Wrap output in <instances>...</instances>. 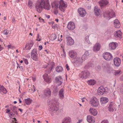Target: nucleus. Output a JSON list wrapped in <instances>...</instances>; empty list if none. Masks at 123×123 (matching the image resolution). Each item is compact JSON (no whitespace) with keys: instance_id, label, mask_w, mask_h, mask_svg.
Listing matches in <instances>:
<instances>
[{"instance_id":"39448f33","label":"nucleus","mask_w":123,"mask_h":123,"mask_svg":"<svg viewBox=\"0 0 123 123\" xmlns=\"http://www.w3.org/2000/svg\"><path fill=\"white\" fill-rule=\"evenodd\" d=\"M90 103L92 106L94 107H97L99 104L98 99L95 97H93L91 99Z\"/></svg>"},{"instance_id":"f03ea898","label":"nucleus","mask_w":123,"mask_h":123,"mask_svg":"<svg viewBox=\"0 0 123 123\" xmlns=\"http://www.w3.org/2000/svg\"><path fill=\"white\" fill-rule=\"evenodd\" d=\"M59 103L57 100L52 99L50 101L49 104L50 108L49 110L51 111V113L55 112L58 110L59 108Z\"/></svg>"},{"instance_id":"c756f323","label":"nucleus","mask_w":123,"mask_h":123,"mask_svg":"<svg viewBox=\"0 0 123 123\" xmlns=\"http://www.w3.org/2000/svg\"><path fill=\"white\" fill-rule=\"evenodd\" d=\"M114 27L117 28H118L120 26L119 22L117 19H116L114 20Z\"/></svg>"},{"instance_id":"de8ad7c7","label":"nucleus","mask_w":123,"mask_h":123,"mask_svg":"<svg viewBox=\"0 0 123 123\" xmlns=\"http://www.w3.org/2000/svg\"><path fill=\"white\" fill-rule=\"evenodd\" d=\"M53 90V92H57L58 90V88L56 87H54Z\"/></svg>"},{"instance_id":"0e129e2a","label":"nucleus","mask_w":123,"mask_h":123,"mask_svg":"<svg viewBox=\"0 0 123 123\" xmlns=\"http://www.w3.org/2000/svg\"><path fill=\"white\" fill-rule=\"evenodd\" d=\"M58 40L59 41L61 42L62 40V38H61L60 37V38L59 39V37Z\"/></svg>"},{"instance_id":"680f3d73","label":"nucleus","mask_w":123,"mask_h":123,"mask_svg":"<svg viewBox=\"0 0 123 123\" xmlns=\"http://www.w3.org/2000/svg\"><path fill=\"white\" fill-rule=\"evenodd\" d=\"M45 17L47 18H50V16L49 15H45Z\"/></svg>"},{"instance_id":"f704fd0d","label":"nucleus","mask_w":123,"mask_h":123,"mask_svg":"<svg viewBox=\"0 0 123 123\" xmlns=\"http://www.w3.org/2000/svg\"><path fill=\"white\" fill-rule=\"evenodd\" d=\"M112 73L116 76L118 75L121 74V70H113Z\"/></svg>"},{"instance_id":"5701e85b","label":"nucleus","mask_w":123,"mask_h":123,"mask_svg":"<svg viewBox=\"0 0 123 123\" xmlns=\"http://www.w3.org/2000/svg\"><path fill=\"white\" fill-rule=\"evenodd\" d=\"M87 121L89 123H94L95 121L94 118L91 116H88L87 117Z\"/></svg>"},{"instance_id":"4be33fe9","label":"nucleus","mask_w":123,"mask_h":123,"mask_svg":"<svg viewBox=\"0 0 123 123\" xmlns=\"http://www.w3.org/2000/svg\"><path fill=\"white\" fill-rule=\"evenodd\" d=\"M101 47V46L99 43H96L93 46V50L95 52L98 51H99Z\"/></svg>"},{"instance_id":"0eeeda50","label":"nucleus","mask_w":123,"mask_h":123,"mask_svg":"<svg viewBox=\"0 0 123 123\" xmlns=\"http://www.w3.org/2000/svg\"><path fill=\"white\" fill-rule=\"evenodd\" d=\"M102 68L104 71L108 73L112 72L113 70L112 68L106 64H105L103 65Z\"/></svg>"},{"instance_id":"8fccbe9b","label":"nucleus","mask_w":123,"mask_h":123,"mask_svg":"<svg viewBox=\"0 0 123 123\" xmlns=\"http://www.w3.org/2000/svg\"><path fill=\"white\" fill-rule=\"evenodd\" d=\"M9 33V31L7 30H5L4 31V34L5 35H7Z\"/></svg>"},{"instance_id":"9b49d317","label":"nucleus","mask_w":123,"mask_h":123,"mask_svg":"<svg viewBox=\"0 0 123 123\" xmlns=\"http://www.w3.org/2000/svg\"><path fill=\"white\" fill-rule=\"evenodd\" d=\"M59 8L62 11L64 12L65 8L67 7L66 3L64 2L63 0H60L59 1Z\"/></svg>"},{"instance_id":"09e8293b","label":"nucleus","mask_w":123,"mask_h":123,"mask_svg":"<svg viewBox=\"0 0 123 123\" xmlns=\"http://www.w3.org/2000/svg\"><path fill=\"white\" fill-rule=\"evenodd\" d=\"M33 88L34 89V90H33L32 89H31L29 90V92H31L30 91L31 90V92H34L36 90V87H35L34 86H33Z\"/></svg>"},{"instance_id":"c85d7f7f","label":"nucleus","mask_w":123,"mask_h":123,"mask_svg":"<svg viewBox=\"0 0 123 123\" xmlns=\"http://www.w3.org/2000/svg\"><path fill=\"white\" fill-rule=\"evenodd\" d=\"M89 111L94 116H96L97 114L96 110L93 108H90Z\"/></svg>"},{"instance_id":"c9c22d12","label":"nucleus","mask_w":123,"mask_h":123,"mask_svg":"<svg viewBox=\"0 0 123 123\" xmlns=\"http://www.w3.org/2000/svg\"><path fill=\"white\" fill-rule=\"evenodd\" d=\"M25 101L26 104L27 105H30L32 101V100L30 98H28L25 99Z\"/></svg>"},{"instance_id":"412c9836","label":"nucleus","mask_w":123,"mask_h":123,"mask_svg":"<svg viewBox=\"0 0 123 123\" xmlns=\"http://www.w3.org/2000/svg\"><path fill=\"white\" fill-rule=\"evenodd\" d=\"M114 63L116 66H119L121 63L120 59L118 57L115 58L114 59Z\"/></svg>"},{"instance_id":"603ef678","label":"nucleus","mask_w":123,"mask_h":123,"mask_svg":"<svg viewBox=\"0 0 123 123\" xmlns=\"http://www.w3.org/2000/svg\"><path fill=\"white\" fill-rule=\"evenodd\" d=\"M84 55H85V56H86L87 57V56H88L89 55V53L88 51H86L85 53V54Z\"/></svg>"},{"instance_id":"ea45409f","label":"nucleus","mask_w":123,"mask_h":123,"mask_svg":"<svg viewBox=\"0 0 123 123\" xmlns=\"http://www.w3.org/2000/svg\"><path fill=\"white\" fill-rule=\"evenodd\" d=\"M89 36H87L85 37V42L86 43H87L88 44H89L91 43L89 41Z\"/></svg>"},{"instance_id":"f8f14e48","label":"nucleus","mask_w":123,"mask_h":123,"mask_svg":"<svg viewBox=\"0 0 123 123\" xmlns=\"http://www.w3.org/2000/svg\"><path fill=\"white\" fill-rule=\"evenodd\" d=\"M103 56L104 59L107 61H110L113 58L112 55L108 52H106L103 54Z\"/></svg>"},{"instance_id":"49530a36","label":"nucleus","mask_w":123,"mask_h":123,"mask_svg":"<svg viewBox=\"0 0 123 123\" xmlns=\"http://www.w3.org/2000/svg\"><path fill=\"white\" fill-rule=\"evenodd\" d=\"M23 60L24 61L25 64H28V60L24 58L23 59Z\"/></svg>"},{"instance_id":"cd10ccee","label":"nucleus","mask_w":123,"mask_h":123,"mask_svg":"<svg viewBox=\"0 0 123 123\" xmlns=\"http://www.w3.org/2000/svg\"><path fill=\"white\" fill-rule=\"evenodd\" d=\"M71 119L70 117H66L63 119L61 123H71Z\"/></svg>"},{"instance_id":"4468645a","label":"nucleus","mask_w":123,"mask_h":123,"mask_svg":"<svg viewBox=\"0 0 123 123\" xmlns=\"http://www.w3.org/2000/svg\"><path fill=\"white\" fill-rule=\"evenodd\" d=\"M75 25L74 23L72 22H69L67 25V28L70 30H74L75 28Z\"/></svg>"},{"instance_id":"bf43d9fd","label":"nucleus","mask_w":123,"mask_h":123,"mask_svg":"<svg viewBox=\"0 0 123 123\" xmlns=\"http://www.w3.org/2000/svg\"><path fill=\"white\" fill-rule=\"evenodd\" d=\"M6 110V113H8L10 111V110L9 108L7 109Z\"/></svg>"},{"instance_id":"a211bd4d","label":"nucleus","mask_w":123,"mask_h":123,"mask_svg":"<svg viewBox=\"0 0 123 123\" xmlns=\"http://www.w3.org/2000/svg\"><path fill=\"white\" fill-rule=\"evenodd\" d=\"M69 56L73 59H75L77 56L76 52L74 50H72L69 52Z\"/></svg>"},{"instance_id":"3c124183","label":"nucleus","mask_w":123,"mask_h":123,"mask_svg":"<svg viewBox=\"0 0 123 123\" xmlns=\"http://www.w3.org/2000/svg\"><path fill=\"white\" fill-rule=\"evenodd\" d=\"M39 19L40 20V21L41 22H43V23L45 22L44 20L41 17L39 18Z\"/></svg>"},{"instance_id":"f3484780","label":"nucleus","mask_w":123,"mask_h":123,"mask_svg":"<svg viewBox=\"0 0 123 123\" xmlns=\"http://www.w3.org/2000/svg\"><path fill=\"white\" fill-rule=\"evenodd\" d=\"M67 43L68 45H72L74 43V41L71 37H67Z\"/></svg>"},{"instance_id":"864d4df0","label":"nucleus","mask_w":123,"mask_h":123,"mask_svg":"<svg viewBox=\"0 0 123 123\" xmlns=\"http://www.w3.org/2000/svg\"><path fill=\"white\" fill-rule=\"evenodd\" d=\"M8 48V49L10 48L11 49H12L14 48V47L13 46L11 45H8L7 46Z\"/></svg>"},{"instance_id":"69168bd1","label":"nucleus","mask_w":123,"mask_h":123,"mask_svg":"<svg viewBox=\"0 0 123 123\" xmlns=\"http://www.w3.org/2000/svg\"><path fill=\"white\" fill-rule=\"evenodd\" d=\"M88 65L89 66V67H92L93 66V64H91V63H89L88 64Z\"/></svg>"},{"instance_id":"79ce46f5","label":"nucleus","mask_w":123,"mask_h":123,"mask_svg":"<svg viewBox=\"0 0 123 123\" xmlns=\"http://www.w3.org/2000/svg\"><path fill=\"white\" fill-rule=\"evenodd\" d=\"M28 6L31 8H32L33 6L32 2L31 0L29 1L28 3Z\"/></svg>"},{"instance_id":"a878e982","label":"nucleus","mask_w":123,"mask_h":123,"mask_svg":"<svg viewBox=\"0 0 123 123\" xmlns=\"http://www.w3.org/2000/svg\"><path fill=\"white\" fill-rule=\"evenodd\" d=\"M94 12L95 15L96 16H98L100 15V10L98 8L97 6H96L94 8Z\"/></svg>"},{"instance_id":"20e7f679","label":"nucleus","mask_w":123,"mask_h":123,"mask_svg":"<svg viewBox=\"0 0 123 123\" xmlns=\"http://www.w3.org/2000/svg\"><path fill=\"white\" fill-rule=\"evenodd\" d=\"M90 75L89 72L86 70L81 72L79 74V77L81 78L85 79L88 78Z\"/></svg>"},{"instance_id":"7c9ffc66","label":"nucleus","mask_w":123,"mask_h":123,"mask_svg":"<svg viewBox=\"0 0 123 123\" xmlns=\"http://www.w3.org/2000/svg\"><path fill=\"white\" fill-rule=\"evenodd\" d=\"M108 101V98L106 97H102L100 98V102L102 104H105Z\"/></svg>"},{"instance_id":"423d86ee","label":"nucleus","mask_w":123,"mask_h":123,"mask_svg":"<svg viewBox=\"0 0 123 123\" xmlns=\"http://www.w3.org/2000/svg\"><path fill=\"white\" fill-rule=\"evenodd\" d=\"M107 88H104L102 86L99 87L98 89L97 93L99 95H102L104 93L108 91Z\"/></svg>"},{"instance_id":"7ed1b4c3","label":"nucleus","mask_w":123,"mask_h":123,"mask_svg":"<svg viewBox=\"0 0 123 123\" xmlns=\"http://www.w3.org/2000/svg\"><path fill=\"white\" fill-rule=\"evenodd\" d=\"M103 16L107 19H109L111 18L115 17V14L113 11H111L110 12L106 11L104 13Z\"/></svg>"},{"instance_id":"9d476101","label":"nucleus","mask_w":123,"mask_h":123,"mask_svg":"<svg viewBox=\"0 0 123 123\" xmlns=\"http://www.w3.org/2000/svg\"><path fill=\"white\" fill-rule=\"evenodd\" d=\"M116 107L117 105L115 103L111 102L108 106V111L111 112H112L116 110Z\"/></svg>"},{"instance_id":"2f4dec72","label":"nucleus","mask_w":123,"mask_h":123,"mask_svg":"<svg viewBox=\"0 0 123 123\" xmlns=\"http://www.w3.org/2000/svg\"><path fill=\"white\" fill-rule=\"evenodd\" d=\"M64 90L63 89H61L59 92V96L61 99H63L64 97Z\"/></svg>"},{"instance_id":"a19ab883","label":"nucleus","mask_w":123,"mask_h":123,"mask_svg":"<svg viewBox=\"0 0 123 123\" xmlns=\"http://www.w3.org/2000/svg\"><path fill=\"white\" fill-rule=\"evenodd\" d=\"M56 37V35L54 34H52L50 36V39L51 40L53 41L55 40Z\"/></svg>"},{"instance_id":"052dcab7","label":"nucleus","mask_w":123,"mask_h":123,"mask_svg":"<svg viewBox=\"0 0 123 123\" xmlns=\"http://www.w3.org/2000/svg\"><path fill=\"white\" fill-rule=\"evenodd\" d=\"M66 68L68 70H69V67L68 64H66Z\"/></svg>"},{"instance_id":"e433bc0d","label":"nucleus","mask_w":123,"mask_h":123,"mask_svg":"<svg viewBox=\"0 0 123 123\" xmlns=\"http://www.w3.org/2000/svg\"><path fill=\"white\" fill-rule=\"evenodd\" d=\"M52 6L53 8L56 10L58 8V2H54L52 4Z\"/></svg>"},{"instance_id":"a18cd8bd","label":"nucleus","mask_w":123,"mask_h":123,"mask_svg":"<svg viewBox=\"0 0 123 123\" xmlns=\"http://www.w3.org/2000/svg\"><path fill=\"white\" fill-rule=\"evenodd\" d=\"M41 37L40 36L39 34H37L36 40L37 41H41Z\"/></svg>"},{"instance_id":"72a5a7b5","label":"nucleus","mask_w":123,"mask_h":123,"mask_svg":"<svg viewBox=\"0 0 123 123\" xmlns=\"http://www.w3.org/2000/svg\"><path fill=\"white\" fill-rule=\"evenodd\" d=\"M0 91L4 94H6L7 92L6 89L3 86H1L0 85Z\"/></svg>"},{"instance_id":"2eb2a0df","label":"nucleus","mask_w":123,"mask_h":123,"mask_svg":"<svg viewBox=\"0 0 123 123\" xmlns=\"http://www.w3.org/2000/svg\"><path fill=\"white\" fill-rule=\"evenodd\" d=\"M55 80L56 85L58 86L62 84L63 80L61 77L60 76L56 77L55 79Z\"/></svg>"},{"instance_id":"4c0bfd02","label":"nucleus","mask_w":123,"mask_h":123,"mask_svg":"<svg viewBox=\"0 0 123 123\" xmlns=\"http://www.w3.org/2000/svg\"><path fill=\"white\" fill-rule=\"evenodd\" d=\"M64 47V45L63 44L62 45V44L61 45V47L62 48V49L63 50V54H62L61 55V56H62V57L63 58L65 57L66 56V53L64 51V49L63 48Z\"/></svg>"},{"instance_id":"13d9d810","label":"nucleus","mask_w":123,"mask_h":123,"mask_svg":"<svg viewBox=\"0 0 123 123\" xmlns=\"http://www.w3.org/2000/svg\"><path fill=\"white\" fill-rule=\"evenodd\" d=\"M43 48V47L42 45H40L39 46L38 49L39 50H41Z\"/></svg>"},{"instance_id":"58836bf2","label":"nucleus","mask_w":123,"mask_h":123,"mask_svg":"<svg viewBox=\"0 0 123 123\" xmlns=\"http://www.w3.org/2000/svg\"><path fill=\"white\" fill-rule=\"evenodd\" d=\"M56 70L57 72H61L62 71V68L61 66H57L56 68Z\"/></svg>"},{"instance_id":"338daca9","label":"nucleus","mask_w":123,"mask_h":123,"mask_svg":"<svg viewBox=\"0 0 123 123\" xmlns=\"http://www.w3.org/2000/svg\"><path fill=\"white\" fill-rule=\"evenodd\" d=\"M85 98H84L81 99L82 101V102H84L85 101Z\"/></svg>"},{"instance_id":"f257e3e1","label":"nucleus","mask_w":123,"mask_h":123,"mask_svg":"<svg viewBox=\"0 0 123 123\" xmlns=\"http://www.w3.org/2000/svg\"><path fill=\"white\" fill-rule=\"evenodd\" d=\"M36 8L37 12H40L43 8L47 10L50 8L49 0H38L37 2Z\"/></svg>"},{"instance_id":"1a4fd4ad","label":"nucleus","mask_w":123,"mask_h":123,"mask_svg":"<svg viewBox=\"0 0 123 123\" xmlns=\"http://www.w3.org/2000/svg\"><path fill=\"white\" fill-rule=\"evenodd\" d=\"M72 62L75 67H78L80 65L82 62V61L80 57H77L75 59H74Z\"/></svg>"},{"instance_id":"37998d69","label":"nucleus","mask_w":123,"mask_h":123,"mask_svg":"<svg viewBox=\"0 0 123 123\" xmlns=\"http://www.w3.org/2000/svg\"><path fill=\"white\" fill-rule=\"evenodd\" d=\"M54 67V66L52 65L50 67V68L49 69H48L47 70L46 72L47 73H49L53 69V68Z\"/></svg>"},{"instance_id":"473e14b6","label":"nucleus","mask_w":123,"mask_h":123,"mask_svg":"<svg viewBox=\"0 0 123 123\" xmlns=\"http://www.w3.org/2000/svg\"><path fill=\"white\" fill-rule=\"evenodd\" d=\"M96 81L93 79H91L88 80L87 82V83L90 85H94L96 83Z\"/></svg>"},{"instance_id":"6ab92c4d","label":"nucleus","mask_w":123,"mask_h":123,"mask_svg":"<svg viewBox=\"0 0 123 123\" xmlns=\"http://www.w3.org/2000/svg\"><path fill=\"white\" fill-rule=\"evenodd\" d=\"M117 46V44L114 42L110 43L109 44V49L111 50L115 49Z\"/></svg>"},{"instance_id":"bb28decb","label":"nucleus","mask_w":123,"mask_h":123,"mask_svg":"<svg viewBox=\"0 0 123 123\" xmlns=\"http://www.w3.org/2000/svg\"><path fill=\"white\" fill-rule=\"evenodd\" d=\"M51 91L50 89L47 88L44 90V95L48 97H49L51 94Z\"/></svg>"},{"instance_id":"6e6552de","label":"nucleus","mask_w":123,"mask_h":123,"mask_svg":"<svg viewBox=\"0 0 123 123\" xmlns=\"http://www.w3.org/2000/svg\"><path fill=\"white\" fill-rule=\"evenodd\" d=\"M31 57L32 59L35 61L38 60V54L37 50L35 49H33L31 52Z\"/></svg>"},{"instance_id":"4d7b16f0","label":"nucleus","mask_w":123,"mask_h":123,"mask_svg":"<svg viewBox=\"0 0 123 123\" xmlns=\"http://www.w3.org/2000/svg\"><path fill=\"white\" fill-rule=\"evenodd\" d=\"M83 121L82 119H80L78 120V121L77 122V123H80L82 122Z\"/></svg>"},{"instance_id":"5fc2aeb1","label":"nucleus","mask_w":123,"mask_h":123,"mask_svg":"<svg viewBox=\"0 0 123 123\" xmlns=\"http://www.w3.org/2000/svg\"><path fill=\"white\" fill-rule=\"evenodd\" d=\"M101 123H109L108 121L107 120L103 121Z\"/></svg>"},{"instance_id":"b1692460","label":"nucleus","mask_w":123,"mask_h":123,"mask_svg":"<svg viewBox=\"0 0 123 123\" xmlns=\"http://www.w3.org/2000/svg\"><path fill=\"white\" fill-rule=\"evenodd\" d=\"M122 34V33L120 30H118L115 31L114 33V36L116 38H121V37Z\"/></svg>"},{"instance_id":"ddd939ff","label":"nucleus","mask_w":123,"mask_h":123,"mask_svg":"<svg viewBox=\"0 0 123 123\" xmlns=\"http://www.w3.org/2000/svg\"><path fill=\"white\" fill-rule=\"evenodd\" d=\"M34 43L33 41H30V42H28L26 44L25 48H24L23 49L25 50H30L34 45Z\"/></svg>"},{"instance_id":"e2e57ef3","label":"nucleus","mask_w":123,"mask_h":123,"mask_svg":"<svg viewBox=\"0 0 123 123\" xmlns=\"http://www.w3.org/2000/svg\"><path fill=\"white\" fill-rule=\"evenodd\" d=\"M19 68L21 71H23V67L22 66H20V67H19Z\"/></svg>"},{"instance_id":"dca6fc26","label":"nucleus","mask_w":123,"mask_h":123,"mask_svg":"<svg viewBox=\"0 0 123 123\" xmlns=\"http://www.w3.org/2000/svg\"><path fill=\"white\" fill-rule=\"evenodd\" d=\"M78 12L80 15L81 17L84 16L86 14L85 10L82 8H80L78 9Z\"/></svg>"},{"instance_id":"aec40b11","label":"nucleus","mask_w":123,"mask_h":123,"mask_svg":"<svg viewBox=\"0 0 123 123\" xmlns=\"http://www.w3.org/2000/svg\"><path fill=\"white\" fill-rule=\"evenodd\" d=\"M98 3L101 7H103L108 4V2L107 0H101Z\"/></svg>"},{"instance_id":"6e6d98bb","label":"nucleus","mask_w":123,"mask_h":123,"mask_svg":"<svg viewBox=\"0 0 123 123\" xmlns=\"http://www.w3.org/2000/svg\"><path fill=\"white\" fill-rule=\"evenodd\" d=\"M57 25L56 24L55 25H52V27L53 28L55 29L57 27Z\"/></svg>"},{"instance_id":"c03bdc74","label":"nucleus","mask_w":123,"mask_h":123,"mask_svg":"<svg viewBox=\"0 0 123 123\" xmlns=\"http://www.w3.org/2000/svg\"><path fill=\"white\" fill-rule=\"evenodd\" d=\"M87 58V57L86 56H85V55H83L81 57V60L82 62L83 61H84Z\"/></svg>"},{"instance_id":"393cba45","label":"nucleus","mask_w":123,"mask_h":123,"mask_svg":"<svg viewBox=\"0 0 123 123\" xmlns=\"http://www.w3.org/2000/svg\"><path fill=\"white\" fill-rule=\"evenodd\" d=\"M43 78L45 81L49 83L51 82L50 77L48 76L47 74H44L43 76Z\"/></svg>"},{"instance_id":"774afa93","label":"nucleus","mask_w":123,"mask_h":123,"mask_svg":"<svg viewBox=\"0 0 123 123\" xmlns=\"http://www.w3.org/2000/svg\"><path fill=\"white\" fill-rule=\"evenodd\" d=\"M3 48V47H2L1 45H0V51Z\"/></svg>"}]
</instances>
